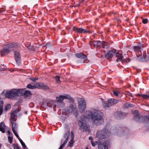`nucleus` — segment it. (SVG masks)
<instances>
[{
    "label": "nucleus",
    "instance_id": "1",
    "mask_svg": "<svg viewBox=\"0 0 149 149\" xmlns=\"http://www.w3.org/2000/svg\"><path fill=\"white\" fill-rule=\"evenodd\" d=\"M86 116L82 115L81 117V120L78 122L79 125L80 122H82L83 123H86V120L90 119L92 122L96 125H100L104 123L103 118L101 115L99 113V111L95 109L91 111H88L86 113Z\"/></svg>",
    "mask_w": 149,
    "mask_h": 149
},
{
    "label": "nucleus",
    "instance_id": "2",
    "mask_svg": "<svg viewBox=\"0 0 149 149\" xmlns=\"http://www.w3.org/2000/svg\"><path fill=\"white\" fill-rule=\"evenodd\" d=\"M21 45L17 42H13L3 45V49L0 51V55L1 56L8 54L10 52L19 50L21 49Z\"/></svg>",
    "mask_w": 149,
    "mask_h": 149
},
{
    "label": "nucleus",
    "instance_id": "3",
    "mask_svg": "<svg viewBox=\"0 0 149 149\" xmlns=\"http://www.w3.org/2000/svg\"><path fill=\"white\" fill-rule=\"evenodd\" d=\"M1 94H3L8 98L22 96V95L21 93V90L19 89H13L8 91L4 90L1 93Z\"/></svg>",
    "mask_w": 149,
    "mask_h": 149
},
{
    "label": "nucleus",
    "instance_id": "4",
    "mask_svg": "<svg viewBox=\"0 0 149 149\" xmlns=\"http://www.w3.org/2000/svg\"><path fill=\"white\" fill-rule=\"evenodd\" d=\"M110 132L106 127H104L101 130L98 131L96 134L97 138L101 139H106L110 135Z\"/></svg>",
    "mask_w": 149,
    "mask_h": 149
},
{
    "label": "nucleus",
    "instance_id": "5",
    "mask_svg": "<svg viewBox=\"0 0 149 149\" xmlns=\"http://www.w3.org/2000/svg\"><path fill=\"white\" fill-rule=\"evenodd\" d=\"M118 100L117 99L111 98L107 100V103L105 102H103L102 106L104 108H106L112 106L118 102Z\"/></svg>",
    "mask_w": 149,
    "mask_h": 149
},
{
    "label": "nucleus",
    "instance_id": "6",
    "mask_svg": "<svg viewBox=\"0 0 149 149\" xmlns=\"http://www.w3.org/2000/svg\"><path fill=\"white\" fill-rule=\"evenodd\" d=\"M79 109L81 110V112H83L86 108V101L83 98H77Z\"/></svg>",
    "mask_w": 149,
    "mask_h": 149
},
{
    "label": "nucleus",
    "instance_id": "7",
    "mask_svg": "<svg viewBox=\"0 0 149 149\" xmlns=\"http://www.w3.org/2000/svg\"><path fill=\"white\" fill-rule=\"evenodd\" d=\"M65 99H68L70 100L71 102H73L74 100L70 96L68 95H60L58 97H56V100L57 102H62Z\"/></svg>",
    "mask_w": 149,
    "mask_h": 149
},
{
    "label": "nucleus",
    "instance_id": "8",
    "mask_svg": "<svg viewBox=\"0 0 149 149\" xmlns=\"http://www.w3.org/2000/svg\"><path fill=\"white\" fill-rule=\"evenodd\" d=\"M127 114L126 113L122 112L121 111H118L114 113V117L118 119H120L126 116Z\"/></svg>",
    "mask_w": 149,
    "mask_h": 149
},
{
    "label": "nucleus",
    "instance_id": "9",
    "mask_svg": "<svg viewBox=\"0 0 149 149\" xmlns=\"http://www.w3.org/2000/svg\"><path fill=\"white\" fill-rule=\"evenodd\" d=\"M73 30L78 33H91V32L88 30L84 29L82 28H77L76 26H74L73 27Z\"/></svg>",
    "mask_w": 149,
    "mask_h": 149
},
{
    "label": "nucleus",
    "instance_id": "10",
    "mask_svg": "<svg viewBox=\"0 0 149 149\" xmlns=\"http://www.w3.org/2000/svg\"><path fill=\"white\" fill-rule=\"evenodd\" d=\"M116 51V50L115 49H113L109 51L105 54V58L108 59H111L115 54Z\"/></svg>",
    "mask_w": 149,
    "mask_h": 149
},
{
    "label": "nucleus",
    "instance_id": "11",
    "mask_svg": "<svg viewBox=\"0 0 149 149\" xmlns=\"http://www.w3.org/2000/svg\"><path fill=\"white\" fill-rule=\"evenodd\" d=\"M109 144V141L106 140L102 144L99 143L98 146V148L99 149H108Z\"/></svg>",
    "mask_w": 149,
    "mask_h": 149
},
{
    "label": "nucleus",
    "instance_id": "12",
    "mask_svg": "<svg viewBox=\"0 0 149 149\" xmlns=\"http://www.w3.org/2000/svg\"><path fill=\"white\" fill-rule=\"evenodd\" d=\"M36 84V88L47 90L49 89V88L46 85H45L43 82H37Z\"/></svg>",
    "mask_w": 149,
    "mask_h": 149
},
{
    "label": "nucleus",
    "instance_id": "13",
    "mask_svg": "<svg viewBox=\"0 0 149 149\" xmlns=\"http://www.w3.org/2000/svg\"><path fill=\"white\" fill-rule=\"evenodd\" d=\"M137 58L136 60L137 61L140 62H145L149 60V58L147 57L146 54V56L145 55H143V57L141 55L139 56L137 55Z\"/></svg>",
    "mask_w": 149,
    "mask_h": 149
},
{
    "label": "nucleus",
    "instance_id": "14",
    "mask_svg": "<svg viewBox=\"0 0 149 149\" xmlns=\"http://www.w3.org/2000/svg\"><path fill=\"white\" fill-rule=\"evenodd\" d=\"M14 56L16 63L19 64L21 61V56L19 52L17 51H14Z\"/></svg>",
    "mask_w": 149,
    "mask_h": 149
},
{
    "label": "nucleus",
    "instance_id": "15",
    "mask_svg": "<svg viewBox=\"0 0 149 149\" xmlns=\"http://www.w3.org/2000/svg\"><path fill=\"white\" fill-rule=\"evenodd\" d=\"M68 111L69 113H72L73 112H74L76 113H77V109L75 105L74 104H71L68 109Z\"/></svg>",
    "mask_w": 149,
    "mask_h": 149
},
{
    "label": "nucleus",
    "instance_id": "16",
    "mask_svg": "<svg viewBox=\"0 0 149 149\" xmlns=\"http://www.w3.org/2000/svg\"><path fill=\"white\" fill-rule=\"evenodd\" d=\"M79 125L80 127V129H81L83 128L84 131H88L89 130L88 129V127L86 123H83L82 122H80Z\"/></svg>",
    "mask_w": 149,
    "mask_h": 149
},
{
    "label": "nucleus",
    "instance_id": "17",
    "mask_svg": "<svg viewBox=\"0 0 149 149\" xmlns=\"http://www.w3.org/2000/svg\"><path fill=\"white\" fill-rule=\"evenodd\" d=\"M75 56L77 58L82 59L84 60H86L87 59V56L82 53H76Z\"/></svg>",
    "mask_w": 149,
    "mask_h": 149
},
{
    "label": "nucleus",
    "instance_id": "18",
    "mask_svg": "<svg viewBox=\"0 0 149 149\" xmlns=\"http://www.w3.org/2000/svg\"><path fill=\"white\" fill-rule=\"evenodd\" d=\"M134 119L136 121H138L140 118V116L139 114V111L138 110H135L134 112Z\"/></svg>",
    "mask_w": 149,
    "mask_h": 149
},
{
    "label": "nucleus",
    "instance_id": "19",
    "mask_svg": "<svg viewBox=\"0 0 149 149\" xmlns=\"http://www.w3.org/2000/svg\"><path fill=\"white\" fill-rule=\"evenodd\" d=\"M21 93L22 94V96L24 95L26 96H28L32 95L31 92L30 91L27 90L23 91L21 90Z\"/></svg>",
    "mask_w": 149,
    "mask_h": 149
},
{
    "label": "nucleus",
    "instance_id": "20",
    "mask_svg": "<svg viewBox=\"0 0 149 149\" xmlns=\"http://www.w3.org/2000/svg\"><path fill=\"white\" fill-rule=\"evenodd\" d=\"M34 84L33 83L31 84H29L27 85V88L32 90L35 89L36 88V84L35 85H32Z\"/></svg>",
    "mask_w": 149,
    "mask_h": 149
},
{
    "label": "nucleus",
    "instance_id": "21",
    "mask_svg": "<svg viewBox=\"0 0 149 149\" xmlns=\"http://www.w3.org/2000/svg\"><path fill=\"white\" fill-rule=\"evenodd\" d=\"M109 43L104 41H102V46L103 48L107 49L109 47Z\"/></svg>",
    "mask_w": 149,
    "mask_h": 149
},
{
    "label": "nucleus",
    "instance_id": "22",
    "mask_svg": "<svg viewBox=\"0 0 149 149\" xmlns=\"http://www.w3.org/2000/svg\"><path fill=\"white\" fill-rule=\"evenodd\" d=\"M3 101H1L0 102V116L3 113Z\"/></svg>",
    "mask_w": 149,
    "mask_h": 149
},
{
    "label": "nucleus",
    "instance_id": "23",
    "mask_svg": "<svg viewBox=\"0 0 149 149\" xmlns=\"http://www.w3.org/2000/svg\"><path fill=\"white\" fill-rule=\"evenodd\" d=\"M134 49L135 52H141V47H140L139 46H134Z\"/></svg>",
    "mask_w": 149,
    "mask_h": 149
},
{
    "label": "nucleus",
    "instance_id": "24",
    "mask_svg": "<svg viewBox=\"0 0 149 149\" xmlns=\"http://www.w3.org/2000/svg\"><path fill=\"white\" fill-rule=\"evenodd\" d=\"M54 102L53 101H49L47 103V106L49 107H52L54 105Z\"/></svg>",
    "mask_w": 149,
    "mask_h": 149
},
{
    "label": "nucleus",
    "instance_id": "25",
    "mask_svg": "<svg viewBox=\"0 0 149 149\" xmlns=\"http://www.w3.org/2000/svg\"><path fill=\"white\" fill-rule=\"evenodd\" d=\"M131 60V59L130 58L125 59H122L121 61L122 63L124 64H126L129 63Z\"/></svg>",
    "mask_w": 149,
    "mask_h": 149
},
{
    "label": "nucleus",
    "instance_id": "26",
    "mask_svg": "<svg viewBox=\"0 0 149 149\" xmlns=\"http://www.w3.org/2000/svg\"><path fill=\"white\" fill-rule=\"evenodd\" d=\"M131 60V59L130 58L125 59H122L121 61L122 63L124 64H126L129 63Z\"/></svg>",
    "mask_w": 149,
    "mask_h": 149
},
{
    "label": "nucleus",
    "instance_id": "27",
    "mask_svg": "<svg viewBox=\"0 0 149 149\" xmlns=\"http://www.w3.org/2000/svg\"><path fill=\"white\" fill-rule=\"evenodd\" d=\"M11 123L12 124V129L13 130V129L15 130L17 127V125L15 123L13 122V121H11Z\"/></svg>",
    "mask_w": 149,
    "mask_h": 149
},
{
    "label": "nucleus",
    "instance_id": "28",
    "mask_svg": "<svg viewBox=\"0 0 149 149\" xmlns=\"http://www.w3.org/2000/svg\"><path fill=\"white\" fill-rule=\"evenodd\" d=\"M95 42V41H94L90 43V45L92 49H93L96 47H97V44Z\"/></svg>",
    "mask_w": 149,
    "mask_h": 149
},
{
    "label": "nucleus",
    "instance_id": "29",
    "mask_svg": "<svg viewBox=\"0 0 149 149\" xmlns=\"http://www.w3.org/2000/svg\"><path fill=\"white\" fill-rule=\"evenodd\" d=\"M19 141L20 142L22 147L24 149H26V146L25 145L24 143L23 142V141L22 140V139L19 138L18 139Z\"/></svg>",
    "mask_w": 149,
    "mask_h": 149
},
{
    "label": "nucleus",
    "instance_id": "30",
    "mask_svg": "<svg viewBox=\"0 0 149 149\" xmlns=\"http://www.w3.org/2000/svg\"><path fill=\"white\" fill-rule=\"evenodd\" d=\"M139 95L145 99H147L149 98V95L146 94H139Z\"/></svg>",
    "mask_w": 149,
    "mask_h": 149
},
{
    "label": "nucleus",
    "instance_id": "31",
    "mask_svg": "<svg viewBox=\"0 0 149 149\" xmlns=\"http://www.w3.org/2000/svg\"><path fill=\"white\" fill-rule=\"evenodd\" d=\"M8 138L9 142L10 144H11L13 142V136H8Z\"/></svg>",
    "mask_w": 149,
    "mask_h": 149
},
{
    "label": "nucleus",
    "instance_id": "32",
    "mask_svg": "<svg viewBox=\"0 0 149 149\" xmlns=\"http://www.w3.org/2000/svg\"><path fill=\"white\" fill-rule=\"evenodd\" d=\"M69 135V133L68 132L65 133L64 135V138L66 140L68 141V136Z\"/></svg>",
    "mask_w": 149,
    "mask_h": 149
},
{
    "label": "nucleus",
    "instance_id": "33",
    "mask_svg": "<svg viewBox=\"0 0 149 149\" xmlns=\"http://www.w3.org/2000/svg\"><path fill=\"white\" fill-rule=\"evenodd\" d=\"M96 42L97 44L96 45L97 47L99 46H102V42L100 41H95Z\"/></svg>",
    "mask_w": 149,
    "mask_h": 149
},
{
    "label": "nucleus",
    "instance_id": "34",
    "mask_svg": "<svg viewBox=\"0 0 149 149\" xmlns=\"http://www.w3.org/2000/svg\"><path fill=\"white\" fill-rule=\"evenodd\" d=\"M113 95L116 96H118V93H119L118 91L115 90L113 91Z\"/></svg>",
    "mask_w": 149,
    "mask_h": 149
},
{
    "label": "nucleus",
    "instance_id": "35",
    "mask_svg": "<svg viewBox=\"0 0 149 149\" xmlns=\"http://www.w3.org/2000/svg\"><path fill=\"white\" fill-rule=\"evenodd\" d=\"M15 114H14L11 113H10V119L12 120V121H15Z\"/></svg>",
    "mask_w": 149,
    "mask_h": 149
},
{
    "label": "nucleus",
    "instance_id": "36",
    "mask_svg": "<svg viewBox=\"0 0 149 149\" xmlns=\"http://www.w3.org/2000/svg\"><path fill=\"white\" fill-rule=\"evenodd\" d=\"M14 149H19V147L17 144H13L12 145Z\"/></svg>",
    "mask_w": 149,
    "mask_h": 149
},
{
    "label": "nucleus",
    "instance_id": "37",
    "mask_svg": "<svg viewBox=\"0 0 149 149\" xmlns=\"http://www.w3.org/2000/svg\"><path fill=\"white\" fill-rule=\"evenodd\" d=\"M56 82L57 83H60L61 82L60 80V77L58 76H56L55 77Z\"/></svg>",
    "mask_w": 149,
    "mask_h": 149
},
{
    "label": "nucleus",
    "instance_id": "38",
    "mask_svg": "<svg viewBox=\"0 0 149 149\" xmlns=\"http://www.w3.org/2000/svg\"><path fill=\"white\" fill-rule=\"evenodd\" d=\"M124 57L123 56H120V57H118V58L116 60V61L117 62H118L119 61H122V59H123Z\"/></svg>",
    "mask_w": 149,
    "mask_h": 149
},
{
    "label": "nucleus",
    "instance_id": "39",
    "mask_svg": "<svg viewBox=\"0 0 149 149\" xmlns=\"http://www.w3.org/2000/svg\"><path fill=\"white\" fill-rule=\"evenodd\" d=\"M11 108V105L10 104H8L6 105L5 108V111H7Z\"/></svg>",
    "mask_w": 149,
    "mask_h": 149
},
{
    "label": "nucleus",
    "instance_id": "40",
    "mask_svg": "<svg viewBox=\"0 0 149 149\" xmlns=\"http://www.w3.org/2000/svg\"><path fill=\"white\" fill-rule=\"evenodd\" d=\"M29 79L30 80L32 81L33 82H34V81H36L38 80V77H36V78L31 77V78H29Z\"/></svg>",
    "mask_w": 149,
    "mask_h": 149
},
{
    "label": "nucleus",
    "instance_id": "41",
    "mask_svg": "<svg viewBox=\"0 0 149 149\" xmlns=\"http://www.w3.org/2000/svg\"><path fill=\"white\" fill-rule=\"evenodd\" d=\"M73 142L72 140L70 141L68 143V147H72L73 146Z\"/></svg>",
    "mask_w": 149,
    "mask_h": 149
},
{
    "label": "nucleus",
    "instance_id": "42",
    "mask_svg": "<svg viewBox=\"0 0 149 149\" xmlns=\"http://www.w3.org/2000/svg\"><path fill=\"white\" fill-rule=\"evenodd\" d=\"M116 57H120V56H123V54H122L120 53L119 52H116Z\"/></svg>",
    "mask_w": 149,
    "mask_h": 149
},
{
    "label": "nucleus",
    "instance_id": "43",
    "mask_svg": "<svg viewBox=\"0 0 149 149\" xmlns=\"http://www.w3.org/2000/svg\"><path fill=\"white\" fill-rule=\"evenodd\" d=\"M5 127H1V126H0V131H1L2 133H4L5 132Z\"/></svg>",
    "mask_w": 149,
    "mask_h": 149
},
{
    "label": "nucleus",
    "instance_id": "44",
    "mask_svg": "<svg viewBox=\"0 0 149 149\" xmlns=\"http://www.w3.org/2000/svg\"><path fill=\"white\" fill-rule=\"evenodd\" d=\"M13 133H14L15 135L16 136V137L18 139H19L20 138L19 137V136H18V135L17 132L15 130H14L13 129Z\"/></svg>",
    "mask_w": 149,
    "mask_h": 149
},
{
    "label": "nucleus",
    "instance_id": "45",
    "mask_svg": "<svg viewBox=\"0 0 149 149\" xmlns=\"http://www.w3.org/2000/svg\"><path fill=\"white\" fill-rule=\"evenodd\" d=\"M148 19L147 18L143 19L142 20V22L144 24H146L148 22Z\"/></svg>",
    "mask_w": 149,
    "mask_h": 149
},
{
    "label": "nucleus",
    "instance_id": "46",
    "mask_svg": "<svg viewBox=\"0 0 149 149\" xmlns=\"http://www.w3.org/2000/svg\"><path fill=\"white\" fill-rule=\"evenodd\" d=\"M19 111V109H16L14 111H13L12 113L15 114H17L18 112Z\"/></svg>",
    "mask_w": 149,
    "mask_h": 149
},
{
    "label": "nucleus",
    "instance_id": "47",
    "mask_svg": "<svg viewBox=\"0 0 149 149\" xmlns=\"http://www.w3.org/2000/svg\"><path fill=\"white\" fill-rule=\"evenodd\" d=\"M144 119L146 121H149V116H145L144 117Z\"/></svg>",
    "mask_w": 149,
    "mask_h": 149
},
{
    "label": "nucleus",
    "instance_id": "48",
    "mask_svg": "<svg viewBox=\"0 0 149 149\" xmlns=\"http://www.w3.org/2000/svg\"><path fill=\"white\" fill-rule=\"evenodd\" d=\"M0 125H1V127L5 128L6 126L5 125L4 123L3 122H2L1 123Z\"/></svg>",
    "mask_w": 149,
    "mask_h": 149
},
{
    "label": "nucleus",
    "instance_id": "49",
    "mask_svg": "<svg viewBox=\"0 0 149 149\" xmlns=\"http://www.w3.org/2000/svg\"><path fill=\"white\" fill-rule=\"evenodd\" d=\"M91 143L92 146H95L96 144V143H97V141H95L94 142H93L92 141Z\"/></svg>",
    "mask_w": 149,
    "mask_h": 149
},
{
    "label": "nucleus",
    "instance_id": "50",
    "mask_svg": "<svg viewBox=\"0 0 149 149\" xmlns=\"http://www.w3.org/2000/svg\"><path fill=\"white\" fill-rule=\"evenodd\" d=\"M29 107H34V104L33 103H31L29 104Z\"/></svg>",
    "mask_w": 149,
    "mask_h": 149
},
{
    "label": "nucleus",
    "instance_id": "51",
    "mask_svg": "<svg viewBox=\"0 0 149 149\" xmlns=\"http://www.w3.org/2000/svg\"><path fill=\"white\" fill-rule=\"evenodd\" d=\"M68 141H67V140H65V141H64V142H63V144L61 145H62L64 147L65 145L67 143Z\"/></svg>",
    "mask_w": 149,
    "mask_h": 149
},
{
    "label": "nucleus",
    "instance_id": "52",
    "mask_svg": "<svg viewBox=\"0 0 149 149\" xmlns=\"http://www.w3.org/2000/svg\"><path fill=\"white\" fill-rule=\"evenodd\" d=\"M7 132L8 133V135L9 136H13V134H11L10 131L9 130H8L7 131Z\"/></svg>",
    "mask_w": 149,
    "mask_h": 149
},
{
    "label": "nucleus",
    "instance_id": "53",
    "mask_svg": "<svg viewBox=\"0 0 149 149\" xmlns=\"http://www.w3.org/2000/svg\"><path fill=\"white\" fill-rule=\"evenodd\" d=\"M128 95L129 96H131V97H133V95H132V94L131 93H128Z\"/></svg>",
    "mask_w": 149,
    "mask_h": 149
},
{
    "label": "nucleus",
    "instance_id": "54",
    "mask_svg": "<svg viewBox=\"0 0 149 149\" xmlns=\"http://www.w3.org/2000/svg\"><path fill=\"white\" fill-rule=\"evenodd\" d=\"M64 147L62 145H61L58 149H63Z\"/></svg>",
    "mask_w": 149,
    "mask_h": 149
},
{
    "label": "nucleus",
    "instance_id": "55",
    "mask_svg": "<svg viewBox=\"0 0 149 149\" xmlns=\"http://www.w3.org/2000/svg\"><path fill=\"white\" fill-rule=\"evenodd\" d=\"M89 139L90 140H91L92 141V140L93 139V138L91 136H90L89 137Z\"/></svg>",
    "mask_w": 149,
    "mask_h": 149
},
{
    "label": "nucleus",
    "instance_id": "56",
    "mask_svg": "<svg viewBox=\"0 0 149 149\" xmlns=\"http://www.w3.org/2000/svg\"><path fill=\"white\" fill-rule=\"evenodd\" d=\"M131 105V104H125V105L127 106V107H128V106H130V105Z\"/></svg>",
    "mask_w": 149,
    "mask_h": 149
},
{
    "label": "nucleus",
    "instance_id": "57",
    "mask_svg": "<svg viewBox=\"0 0 149 149\" xmlns=\"http://www.w3.org/2000/svg\"><path fill=\"white\" fill-rule=\"evenodd\" d=\"M24 113L26 114H27V111H25L24 112Z\"/></svg>",
    "mask_w": 149,
    "mask_h": 149
},
{
    "label": "nucleus",
    "instance_id": "58",
    "mask_svg": "<svg viewBox=\"0 0 149 149\" xmlns=\"http://www.w3.org/2000/svg\"><path fill=\"white\" fill-rule=\"evenodd\" d=\"M3 11L0 10V13H2Z\"/></svg>",
    "mask_w": 149,
    "mask_h": 149
},
{
    "label": "nucleus",
    "instance_id": "59",
    "mask_svg": "<svg viewBox=\"0 0 149 149\" xmlns=\"http://www.w3.org/2000/svg\"><path fill=\"white\" fill-rule=\"evenodd\" d=\"M86 149H88V148L87 147H86Z\"/></svg>",
    "mask_w": 149,
    "mask_h": 149
},
{
    "label": "nucleus",
    "instance_id": "60",
    "mask_svg": "<svg viewBox=\"0 0 149 149\" xmlns=\"http://www.w3.org/2000/svg\"><path fill=\"white\" fill-rule=\"evenodd\" d=\"M1 145L0 144V148H1Z\"/></svg>",
    "mask_w": 149,
    "mask_h": 149
},
{
    "label": "nucleus",
    "instance_id": "61",
    "mask_svg": "<svg viewBox=\"0 0 149 149\" xmlns=\"http://www.w3.org/2000/svg\"><path fill=\"white\" fill-rule=\"evenodd\" d=\"M1 125H0V126H1Z\"/></svg>",
    "mask_w": 149,
    "mask_h": 149
},
{
    "label": "nucleus",
    "instance_id": "62",
    "mask_svg": "<svg viewBox=\"0 0 149 149\" xmlns=\"http://www.w3.org/2000/svg\"><path fill=\"white\" fill-rule=\"evenodd\" d=\"M149 130V129H148Z\"/></svg>",
    "mask_w": 149,
    "mask_h": 149
}]
</instances>
